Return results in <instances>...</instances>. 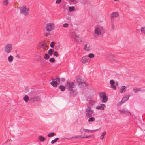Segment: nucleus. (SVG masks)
<instances>
[{
  "mask_svg": "<svg viewBox=\"0 0 145 145\" xmlns=\"http://www.w3.org/2000/svg\"><path fill=\"white\" fill-rule=\"evenodd\" d=\"M23 98L25 102L27 103V102H28L29 99V97L27 95H25L23 97Z\"/></svg>",
  "mask_w": 145,
  "mask_h": 145,
  "instance_id": "22",
  "label": "nucleus"
},
{
  "mask_svg": "<svg viewBox=\"0 0 145 145\" xmlns=\"http://www.w3.org/2000/svg\"><path fill=\"white\" fill-rule=\"evenodd\" d=\"M42 48L44 50H45L46 49L47 47V45L46 43L43 42L42 43Z\"/></svg>",
  "mask_w": 145,
  "mask_h": 145,
  "instance_id": "17",
  "label": "nucleus"
},
{
  "mask_svg": "<svg viewBox=\"0 0 145 145\" xmlns=\"http://www.w3.org/2000/svg\"><path fill=\"white\" fill-rule=\"evenodd\" d=\"M49 57H50L49 56L47 53H46L45 54L44 58L46 60H47L48 59Z\"/></svg>",
  "mask_w": 145,
  "mask_h": 145,
  "instance_id": "31",
  "label": "nucleus"
},
{
  "mask_svg": "<svg viewBox=\"0 0 145 145\" xmlns=\"http://www.w3.org/2000/svg\"><path fill=\"white\" fill-rule=\"evenodd\" d=\"M120 111L121 112L123 113L127 112L130 113L129 111L128 110L126 109H123L121 110H120Z\"/></svg>",
  "mask_w": 145,
  "mask_h": 145,
  "instance_id": "29",
  "label": "nucleus"
},
{
  "mask_svg": "<svg viewBox=\"0 0 145 145\" xmlns=\"http://www.w3.org/2000/svg\"><path fill=\"white\" fill-rule=\"evenodd\" d=\"M129 96L128 95V96H126V97L123 98L121 102V103H119L118 104V106H119L122 103H123L126 101L127 100H128L129 98Z\"/></svg>",
  "mask_w": 145,
  "mask_h": 145,
  "instance_id": "13",
  "label": "nucleus"
},
{
  "mask_svg": "<svg viewBox=\"0 0 145 145\" xmlns=\"http://www.w3.org/2000/svg\"><path fill=\"white\" fill-rule=\"evenodd\" d=\"M141 31L143 33L145 34V27H143L141 28Z\"/></svg>",
  "mask_w": 145,
  "mask_h": 145,
  "instance_id": "37",
  "label": "nucleus"
},
{
  "mask_svg": "<svg viewBox=\"0 0 145 145\" xmlns=\"http://www.w3.org/2000/svg\"><path fill=\"white\" fill-rule=\"evenodd\" d=\"M61 0H56V3L57 4H59L61 2Z\"/></svg>",
  "mask_w": 145,
  "mask_h": 145,
  "instance_id": "45",
  "label": "nucleus"
},
{
  "mask_svg": "<svg viewBox=\"0 0 145 145\" xmlns=\"http://www.w3.org/2000/svg\"><path fill=\"white\" fill-rule=\"evenodd\" d=\"M98 129H96V130H89V129H85L84 128L82 127L80 129V132L81 133H82L83 132L86 133V132H89V131H90L91 132H92L93 131H96L97 130H98Z\"/></svg>",
  "mask_w": 145,
  "mask_h": 145,
  "instance_id": "10",
  "label": "nucleus"
},
{
  "mask_svg": "<svg viewBox=\"0 0 145 145\" xmlns=\"http://www.w3.org/2000/svg\"><path fill=\"white\" fill-rule=\"evenodd\" d=\"M95 31L96 34L99 35L102 34L103 35L105 32V29L103 27L99 26L95 28Z\"/></svg>",
  "mask_w": 145,
  "mask_h": 145,
  "instance_id": "3",
  "label": "nucleus"
},
{
  "mask_svg": "<svg viewBox=\"0 0 145 145\" xmlns=\"http://www.w3.org/2000/svg\"><path fill=\"white\" fill-rule=\"evenodd\" d=\"M69 10L71 12L73 11L75 9L74 7V6L69 7Z\"/></svg>",
  "mask_w": 145,
  "mask_h": 145,
  "instance_id": "28",
  "label": "nucleus"
},
{
  "mask_svg": "<svg viewBox=\"0 0 145 145\" xmlns=\"http://www.w3.org/2000/svg\"><path fill=\"white\" fill-rule=\"evenodd\" d=\"M66 85L69 89H71L72 88L74 87L75 85L73 82H69L68 81L66 83Z\"/></svg>",
  "mask_w": 145,
  "mask_h": 145,
  "instance_id": "9",
  "label": "nucleus"
},
{
  "mask_svg": "<svg viewBox=\"0 0 145 145\" xmlns=\"http://www.w3.org/2000/svg\"><path fill=\"white\" fill-rule=\"evenodd\" d=\"M53 55L54 56H55L56 57H57L59 56L58 52L57 51H55L54 52Z\"/></svg>",
  "mask_w": 145,
  "mask_h": 145,
  "instance_id": "36",
  "label": "nucleus"
},
{
  "mask_svg": "<svg viewBox=\"0 0 145 145\" xmlns=\"http://www.w3.org/2000/svg\"><path fill=\"white\" fill-rule=\"evenodd\" d=\"M99 97L102 99V102L106 103L108 100V98L106 96V93L105 92H100L99 93Z\"/></svg>",
  "mask_w": 145,
  "mask_h": 145,
  "instance_id": "6",
  "label": "nucleus"
},
{
  "mask_svg": "<svg viewBox=\"0 0 145 145\" xmlns=\"http://www.w3.org/2000/svg\"><path fill=\"white\" fill-rule=\"evenodd\" d=\"M75 39L78 42H81V39H78L77 38V35H76L75 36Z\"/></svg>",
  "mask_w": 145,
  "mask_h": 145,
  "instance_id": "42",
  "label": "nucleus"
},
{
  "mask_svg": "<svg viewBox=\"0 0 145 145\" xmlns=\"http://www.w3.org/2000/svg\"><path fill=\"white\" fill-rule=\"evenodd\" d=\"M133 90L134 91L135 93L137 92L138 91H144L143 90H142V89L140 88H133Z\"/></svg>",
  "mask_w": 145,
  "mask_h": 145,
  "instance_id": "18",
  "label": "nucleus"
},
{
  "mask_svg": "<svg viewBox=\"0 0 145 145\" xmlns=\"http://www.w3.org/2000/svg\"><path fill=\"white\" fill-rule=\"evenodd\" d=\"M54 51V49L52 48H50L49 50L48 51V53L50 56H52V55L53 52Z\"/></svg>",
  "mask_w": 145,
  "mask_h": 145,
  "instance_id": "24",
  "label": "nucleus"
},
{
  "mask_svg": "<svg viewBox=\"0 0 145 145\" xmlns=\"http://www.w3.org/2000/svg\"><path fill=\"white\" fill-rule=\"evenodd\" d=\"M79 138V136H75L73 137L72 138Z\"/></svg>",
  "mask_w": 145,
  "mask_h": 145,
  "instance_id": "50",
  "label": "nucleus"
},
{
  "mask_svg": "<svg viewBox=\"0 0 145 145\" xmlns=\"http://www.w3.org/2000/svg\"><path fill=\"white\" fill-rule=\"evenodd\" d=\"M70 1L71 2H74L75 0H70Z\"/></svg>",
  "mask_w": 145,
  "mask_h": 145,
  "instance_id": "55",
  "label": "nucleus"
},
{
  "mask_svg": "<svg viewBox=\"0 0 145 145\" xmlns=\"http://www.w3.org/2000/svg\"><path fill=\"white\" fill-rule=\"evenodd\" d=\"M115 27L114 24V23L112 22L111 23V28L112 29H114Z\"/></svg>",
  "mask_w": 145,
  "mask_h": 145,
  "instance_id": "44",
  "label": "nucleus"
},
{
  "mask_svg": "<svg viewBox=\"0 0 145 145\" xmlns=\"http://www.w3.org/2000/svg\"><path fill=\"white\" fill-rule=\"evenodd\" d=\"M36 95L35 92L34 91H31L28 94L29 96L31 97L30 100L33 101L37 102L40 99V98L39 96H36Z\"/></svg>",
  "mask_w": 145,
  "mask_h": 145,
  "instance_id": "1",
  "label": "nucleus"
},
{
  "mask_svg": "<svg viewBox=\"0 0 145 145\" xmlns=\"http://www.w3.org/2000/svg\"><path fill=\"white\" fill-rule=\"evenodd\" d=\"M106 133L105 131H104L103 132V133H102V134L101 135V136H104L106 134Z\"/></svg>",
  "mask_w": 145,
  "mask_h": 145,
  "instance_id": "46",
  "label": "nucleus"
},
{
  "mask_svg": "<svg viewBox=\"0 0 145 145\" xmlns=\"http://www.w3.org/2000/svg\"><path fill=\"white\" fill-rule=\"evenodd\" d=\"M82 85V87L84 88L86 86V82H83L82 81L80 83Z\"/></svg>",
  "mask_w": 145,
  "mask_h": 145,
  "instance_id": "27",
  "label": "nucleus"
},
{
  "mask_svg": "<svg viewBox=\"0 0 145 145\" xmlns=\"http://www.w3.org/2000/svg\"><path fill=\"white\" fill-rule=\"evenodd\" d=\"M79 138H85V136L84 135H80L79 136Z\"/></svg>",
  "mask_w": 145,
  "mask_h": 145,
  "instance_id": "48",
  "label": "nucleus"
},
{
  "mask_svg": "<svg viewBox=\"0 0 145 145\" xmlns=\"http://www.w3.org/2000/svg\"><path fill=\"white\" fill-rule=\"evenodd\" d=\"M60 79L59 77H57L55 79L52 80V81L50 82V84L54 87H56L57 85L60 84Z\"/></svg>",
  "mask_w": 145,
  "mask_h": 145,
  "instance_id": "5",
  "label": "nucleus"
},
{
  "mask_svg": "<svg viewBox=\"0 0 145 145\" xmlns=\"http://www.w3.org/2000/svg\"><path fill=\"white\" fill-rule=\"evenodd\" d=\"M16 57H19V56L18 55V54H17L16 56Z\"/></svg>",
  "mask_w": 145,
  "mask_h": 145,
  "instance_id": "54",
  "label": "nucleus"
},
{
  "mask_svg": "<svg viewBox=\"0 0 145 145\" xmlns=\"http://www.w3.org/2000/svg\"><path fill=\"white\" fill-rule=\"evenodd\" d=\"M101 140H102V139H103V138H104V137H103V136H101Z\"/></svg>",
  "mask_w": 145,
  "mask_h": 145,
  "instance_id": "53",
  "label": "nucleus"
},
{
  "mask_svg": "<svg viewBox=\"0 0 145 145\" xmlns=\"http://www.w3.org/2000/svg\"><path fill=\"white\" fill-rule=\"evenodd\" d=\"M76 80L77 82L79 83H81V82L82 81V80L81 79L78 77L76 78Z\"/></svg>",
  "mask_w": 145,
  "mask_h": 145,
  "instance_id": "33",
  "label": "nucleus"
},
{
  "mask_svg": "<svg viewBox=\"0 0 145 145\" xmlns=\"http://www.w3.org/2000/svg\"><path fill=\"white\" fill-rule=\"evenodd\" d=\"M126 90V86H123L121 87L120 92L121 93H123L125 92Z\"/></svg>",
  "mask_w": 145,
  "mask_h": 145,
  "instance_id": "16",
  "label": "nucleus"
},
{
  "mask_svg": "<svg viewBox=\"0 0 145 145\" xmlns=\"http://www.w3.org/2000/svg\"><path fill=\"white\" fill-rule=\"evenodd\" d=\"M84 48L85 50L87 52L90 50L92 49L91 46L89 44H88L87 43L85 44Z\"/></svg>",
  "mask_w": 145,
  "mask_h": 145,
  "instance_id": "11",
  "label": "nucleus"
},
{
  "mask_svg": "<svg viewBox=\"0 0 145 145\" xmlns=\"http://www.w3.org/2000/svg\"><path fill=\"white\" fill-rule=\"evenodd\" d=\"M20 13L25 16H26L29 13V9L25 5H23L19 8Z\"/></svg>",
  "mask_w": 145,
  "mask_h": 145,
  "instance_id": "2",
  "label": "nucleus"
},
{
  "mask_svg": "<svg viewBox=\"0 0 145 145\" xmlns=\"http://www.w3.org/2000/svg\"><path fill=\"white\" fill-rule=\"evenodd\" d=\"M70 93L71 94H72L74 93L75 90L72 89L71 88V89H70Z\"/></svg>",
  "mask_w": 145,
  "mask_h": 145,
  "instance_id": "43",
  "label": "nucleus"
},
{
  "mask_svg": "<svg viewBox=\"0 0 145 145\" xmlns=\"http://www.w3.org/2000/svg\"><path fill=\"white\" fill-rule=\"evenodd\" d=\"M91 108L90 107H87L86 109V112H89L91 111Z\"/></svg>",
  "mask_w": 145,
  "mask_h": 145,
  "instance_id": "40",
  "label": "nucleus"
},
{
  "mask_svg": "<svg viewBox=\"0 0 145 145\" xmlns=\"http://www.w3.org/2000/svg\"><path fill=\"white\" fill-rule=\"evenodd\" d=\"M87 56L89 58H92L94 57L95 55L93 53H90L88 55H87Z\"/></svg>",
  "mask_w": 145,
  "mask_h": 145,
  "instance_id": "21",
  "label": "nucleus"
},
{
  "mask_svg": "<svg viewBox=\"0 0 145 145\" xmlns=\"http://www.w3.org/2000/svg\"><path fill=\"white\" fill-rule=\"evenodd\" d=\"M58 88L60 89L61 91H64L65 90V87L63 85H60L59 86Z\"/></svg>",
  "mask_w": 145,
  "mask_h": 145,
  "instance_id": "20",
  "label": "nucleus"
},
{
  "mask_svg": "<svg viewBox=\"0 0 145 145\" xmlns=\"http://www.w3.org/2000/svg\"><path fill=\"white\" fill-rule=\"evenodd\" d=\"M8 1L7 0H4L3 1V3L5 5H7L8 3Z\"/></svg>",
  "mask_w": 145,
  "mask_h": 145,
  "instance_id": "34",
  "label": "nucleus"
},
{
  "mask_svg": "<svg viewBox=\"0 0 145 145\" xmlns=\"http://www.w3.org/2000/svg\"><path fill=\"white\" fill-rule=\"evenodd\" d=\"M49 34L48 33H46L45 34V35L46 36H48L49 35Z\"/></svg>",
  "mask_w": 145,
  "mask_h": 145,
  "instance_id": "51",
  "label": "nucleus"
},
{
  "mask_svg": "<svg viewBox=\"0 0 145 145\" xmlns=\"http://www.w3.org/2000/svg\"><path fill=\"white\" fill-rule=\"evenodd\" d=\"M106 106L105 104H101L99 106L97 107L96 108L97 110H104L105 109Z\"/></svg>",
  "mask_w": 145,
  "mask_h": 145,
  "instance_id": "12",
  "label": "nucleus"
},
{
  "mask_svg": "<svg viewBox=\"0 0 145 145\" xmlns=\"http://www.w3.org/2000/svg\"><path fill=\"white\" fill-rule=\"evenodd\" d=\"M59 139V138L58 137L56 138L54 140L51 141V143L52 144H53L54 143Z\"/></svg>",
  "mask_w": 145,
  "mask_h": 145,
  "instance_id": "30",
  "label": "nucleus"
},
{
  "mask_svg": "<svg viewBox=\"0 0 145 145\" xmlns=\"http://www.w3.org/2000/svg\"><path fill=\"white\" fill-rule=\"evenodd\" d=\"M119 14L118 12H114L112 13L110 15V18L111 19L113 18L114 17L118 16Z\"/></svg>",
  "mask_w": 145,
  "mask_h": 145,
  "instance_id": "14",
  "label": "nucleus"
},
{
  "mask_svg": "<svg viewBox=\"0 0 145 145\" xmlns=\"http://www.w3.org/2000/svg\"><path fill=\"white\" fill-rule=\"evenodd\" d=\"M49 61L51 63H54L55 62V60L53 57L50 58Z\"/></svg>",
  "mask_w": 145,
  "mask_h": 145,
  "instance_id": "32",
  "label": "nucleus"
},
{
  "mask_svg": "<svg viewBox=\"0 0 145 145\" xmlns=\"http://www.w3.org/2000/svg\"><path fill=\"white\" fill-rule=\"evenodd\" d=\"M65 79L64 78H62L61 79V80L62 82H64L65 81Z\"/></svg>",
  "mask_w": 145,
  "mask_h": 145,
  "instance_id": "47",
  "label": "nucleus"
},
{
  "mask_svg": "<svg viewBox=\"0 0 145 145\" xmlns=\"http://www.w3.org/2000/svg\"><path fill=\"white\" fill-rule=\"evenodd\" d=\"M110 83L111 84V85H112L115 84V81L114 80H111L110 81Z\"/></svg>",
  "mask_w": 145,
  "mask_h": 145,
  "instance_id": "38",
  "label": "nucleus"
},
{
  "mask_svg": "<svg viewBox=\"0 0 145 145\" xmlns=\"http://www.w3.org/2000/svg\"><path fill=\"white\" fill-rule=\"evenodd\" d=\"M55 44V42H54L52 41L51 42L50 46L52 48H53L54 47V45Z\"/></svg>",
  "mask_w": 145,
  "mask_h": 145,
  "instance_id": "35",
  "label": "nucleus"
},
{
  "mask_svg": "<svg viewBox=\"0 0 145 145\" xmlns=\"http://www.w3.org/2000/svg\"><path fill=\"white\" fill-rule=\"evenodd\" d=\"M39 139L41 142L44 141L45 139V138L42 136H39Z\"/></svg>",
  "mask_w": 145,
  "mask_h": 145,
  "instance_id": "26",
  "label": "nucleus"
},
{
  "mask_svg": "<svg viewBox=\"0 0 145 145\" xmlns=\"http://www.w3.org/2000/svg\"><path fill=\"white\" fill-rule=\"evenodd\" d=\"M13 60V57L12 56L10 55L8 56V60L10 62H12Z\"/></svg>",
  "mask_w": 145,
  "mask_h": 145,
  "instance_id": "19",
  "label": "nucleus"
},
{
  "mask_svg": "<svg viewBox=\"0 0 145 145\" xmlns=\"http://www.w3.org/2000/svg\"><path fill=\"white\" fill-rule=\"evenodd\" d=\"M116 85H118V82H116Z\"/></svg>",
  "mask_w": 145,
  "mask_h": 145,
  "instance_id": "52",
  "label": "nucleus"
},
{
  "mask_svg": "<svg viewBox=\"0 0 145 145\" xmlns=\"http://www.w3.org/2000/svg\"><path fill=\"white\" fill-rule=\"evenodd\" d=\"M93 111L92 110H91L89 112L86 113V116L87 118H90L92 114L93 113Z\"/></svg>",
  "mask_w": 145,
  "mask_h": 145,
  "instance_id": "15",
  "label": "nucleus"
},
{
  "mask_svg": "<svg viewBox=\"0 0 145 145\" xmlns=\"http://www.w3.org/2000/svg\"><path fill=\"white\" fill-rule=\"evenodd\" d=\"M4 49L5 51L7 53H10L12 49V45L10 44H7L4 48Z\"/></svg>",
  "mask_w": 145,
  "mask_h": 145,
  "instance_id": "7",
  "label": "nucleus"
},
{
  "mask_svg": "<svg viewBox=\"0 0 145 145\" xmlns=\"http://www.w3.org/2000/svg\"><path fill=\"white\" fill-rule=\"evenodd\" d=\"M90 59L88 58L87 55L84 56L80 59V62L82 64L88 65L90 63Z\"/></svg>",
  "mask_w": 145,
  "mask_h": 145,
  "instance_id": "4",
  "label": "nucleus"
},
{
  "mask_svg": "<svg viewBox=\"0 0 145 145\" xmlns=\"http://www.w3.org/2000/svg\"><path fill=\"white\" fill-rule=\"evenodd\" d=\"M95 118L93 117L90 118L88 120V122H92L95 121Z\"/></svg>",
  "mask_w": 145,
  "mask_h": 145,
  "instance_id": "23",
  "label": "nucleus"
},
{
  "mask_svg": "<svg viewBox=\"0 0 145 145\" xmlns=\"http://www.w3.org/2000/svg\"><path fill=\"white\" fill-rule=\"evenodd\" d=\"M91 136V135H89L88 136H85V138H88L90 137Z\"/></svg>",
  "mask_w": 145,
  "mask_h": 145,
  "instance_id": "49",
  "label": "nucleus"
},
{
  "mask_svg": "<svg viewBox=\"0 0 145 145\" xmlns=\"http://www.w3.org/2000/svg\"><path fill=\"white\" fill-rule=\"evenodd\" d=\"M53 24L52 23H47L46 24V30L49 32L54 29V26H53Z\"/></svg>",
  "mask_w": 145,
  "mask_h": 145,
  "instance_id": "8",
  "label": "nucleus"
},
{
  "mask_svg": "<svg viewBox=\"0 0 145 145\" xmlns=\"http://www.w3.org/2000/svg\"><path fill=\"white\" fill-rule=\"evenodd\" d=\"M115 1H118V0H114Z\"/></svg>",
  "mask_w": 145,
  "mask_h": 145,
  "instance_id": "56",
  "label": "nucleus"
},
{
  "mask_svg": "<svg viewBox=\"0 0 145 145\" xmlns=\"http://www.w3.org/2000/svg\"><path fill=\"white\" fill-rule=\"evenodd\" d=\"M68 26V24L67 23H64L63 25V27H67Z\"/></svg>",
  "mask_w": 145,
  "mask_h": 145,
  "instance_id": "41",
  "label": "nucleus"
},
{
  "mask_svg": "<svg viewBox=\"0 0 145 145\" xmlns=\"http://www.w3.org/2000/svg\"><path fill=\"white\" fill-rule=\"evenodd\" d=\"M56 133L54 132H51L48 134L47 135V136L49 137H52L56 135Z\"/></svg>",
  "mask_w": 145,
  "mask_h": 145,
  "instance_id": "25",
  "label": "nucleus"
},
{
  "mask_svg": "<svg viewBox=\"0 0 145 145\" xmlns=\"http://www.w3.org/2000/svg\"><path fill=\"white\" fill-rule=\"evenodd\" d=\"M111 88H113L114 89L116 90V87L115 85L113 84L112 85H111Z\"/></svg>",
  "mask_w": 145,
  "mask_h": 145,
  "instance_id": "39",
  "label": "nucleus"
}]
</instances>
